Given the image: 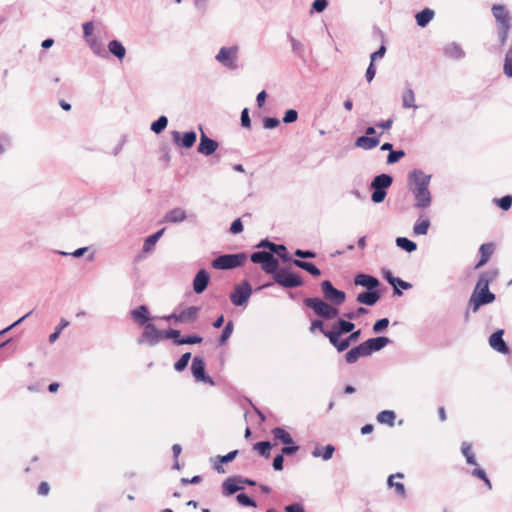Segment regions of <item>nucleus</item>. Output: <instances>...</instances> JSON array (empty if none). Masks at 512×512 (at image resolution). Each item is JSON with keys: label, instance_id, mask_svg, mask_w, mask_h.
I'll return each mask as SVG.
<instances>
[{"label": "nucleus", "instance_id": "obj_26", "mask_svg": "<svg viewBox=\"0 0 512 512\" xmlns=\"http://www.w3.org/2000/svg\"><path fill=\"white\" fill-rule=\"evenodd\" d=\"M200 311L199 307L190 306L187 309H184L180 313H178L177 321L178 322H192L197 318V315Z\"/></svg>", "mask_w": 512, "mask_h": 512}, {"label": "nucleus", "instance_id": "obj_59", "mask_svg": "<svg viewBox=\"0 0 512 512\" xmlns=\"http://www.w3.org/2000/svg\"><path fill=\"white\" fill-rule=\"evenodd\" d=\"M164 338L172 339L174 344L176 345V341L180 340L182 337H181V333L179 330L168 329V330L164 331Z\"/></svg>", "mask_w": 512, "mask_h": 512}, {"label": "nucleus", "instance_id": "obj_6", "mask_svg": "<svg viewBox=\"0 0 512 512\" xmlns=\"http://www.w3.org/2000/svg\"><path fill=\"white\" fill-rule=\"evenodd\" d=\"M321 290L324 296V299L330 302L332 305H341L346 300V294L342 290L336 289L331 281L324 280L321 282Z\"/></svg>", "mask_w": 512, "mask_h": 512}, {"label": "nucleus", "instance_id": "obj_24", "mask_svg": "<svg viewBox=\"0 0 512 512\" xmlns=\"http://www.w3.org/2000/svg\"><path fill=\"white\" fill-rule=\"evenodd\" d=\"M393 178L392 176L388 174H380L374 177V179L371 182V188H376L380 190L386 191L387 188H389L392 185Z\"/></svg>", "mask_w": 512, "mask_h": 512}, {"label": "nucleus", "instance_id": "obj_49", "mask_svg": "<svg viewBox=\"0 0 512 512\" xmlns=\"http://www.w3.org/2000/svg\"><path fill=\"white\" fill-rule=\"evenodd\" d=\"M270 254L271 253L266 251H257L251 254L250 259L253 263L260 264L262 266Z\"/></svg>", "mask_w": 512, "mask_h": 512}, {"label": "nucleus", "instance_id": "obj_53", "mask_svg": "<svg viewBox=\"0 0 512 512\" xmlns=\"http://www.w3.org/2000/svg\"><path fill=\"white\" fill-rule=\"evenodd\" d=\"M238 503L245 507H256V502L245 493H240L236 497Z\"/></svg>", "mask_w": 512, "mask_h": 512}, {"label": "nucleus", "instance_id": "obj_28", "mask_svg": "<svg viewBox=\"0 0 512 512\" xmlns=\"http://www.w3.org/2000/svg\"><path fill=\"white\" fill-rule=\"evenodd\" d=\"M271 433L274 437V440H277L283 443L284 445L293 444L292 436L284 428L275 427L274 429H272Z\"/></svg>", "mask_w": 512, "mask_h": 512}, {"label": "nucleus", "instance_id": "obj_58", "mask_svg": "<svg viewBox=\"0 0 512 512\" xmlns=\"http://www.w3.org/2000/svg\"><path fill=\"white\" fill-rule=\"evenodd\" d=\"M373 190L372 192V195H371V200L374 202V203H381L384 201L387 193L386 191L384 190H380V189H376V188H371Z\"/></svg>", "mask_w": 512, "mask_h": 512}, {"label": "nucleus", "instance_id": "obj_61", "mask_svg": "<svg viewBox=\"0 0 512 512\" xmlns=\"http://www.w3.org/2000/svg\"><path fill=\"white\" fill-rule=\"evenodd\" d=\"M299 449H300V446L293 442V444L285 445L281 449V453L286 456H291V455L296 454L299 451Z\"/></svg>", "mask_w": 512, "mask_h": 512}, {"label": "nucleus", "instance_id": "obj_51", "mask_svg": "<svg viewBox=\"0 0 512 512\" xmlns=\"http://www.w3.org/2000/svg\"><path fill=\"white\" fill-rule=\"evenodd\" d=\"M202 341L203 338L199 335H188L176 341V345L198 344L201 343Z\"/></svg>", "mask_w": 512, "mask_h": 512}, {"label": "nucleus", "instance_id": "obj_12", "mask_svg": "<svg viewBox=\"0 0 512 512\" xmlns=\"http://www.w3.org/2000/svg\"><path fill=\"white\" fill-rule=\"evenodd\" d=\"M258 248L260 247H264V248H268L270 250L269 253H277L279 255V257L284 261V262H288V261H291V257L289 256V254L287 253L286 251V247L282 244L278 245V244H275L267 239L265 240H262L258 245H257Z\"/></svg>", "mask_w": 512, "mask_h": 512}, {"label": "nucleus", "instance_id": "obj_5", "mask_svg": "<svg viewBox=\"0 0 512 512\" xmlns=\"http://www.w3.org/2000/svg\"><path fill=\"white\" fill-rule=\"evenodd\" d=\"M252 295V287L247 280L234 286L233 291L230 293V300L235 306H243L247 304Z\"/></svg>", "mask_w": 512, "mask_h": 512}, {"label": "nucleus", "instance_id": "obj_21", "mask_svg": "<svg viewBox=\"0 0 512 512\" xmlns=\"http://www.w3.org/2000/svg\"><path fill=\"white\" fill-rule=\"evenodd\" d=\"M380 296V293L376 290H367L362 293H359L357 295L356 300L361 304L373 306L378 302Z\"/></svg>", "mask_w": 512, "mask_h": 512}, {"label": "nucleus", "instance_id": "obj_14", "mask_svg": "<svg viewBox=\"0 0 512 512\" xmlns=\"http://www.w3.org/2000/svg\"><path fill=\"white\" fill-rule=\"evenodd\" d=\"M503 333L504 331L502 329L495 331L489 337V344L497 352L507 354L509 352V348L503 340Z\"/></svg>", "mask_w": 512, "mask_h": 512}, {"label": "nucleus", "instance_id": "obj_9", "mask_svg": "<svg viewBox=\"0 0 512 512\" xmlns=\"http://www.w3.org/2000/svg\"><path fill=\"white\" fill-rule=\"evenodd\" d=\"M191 372L197 382H204L211 386L215 384L214 380L205 373V362L199 357L195 356L191 364Z\"/></svg>", "mask_w": 512, "mask_h": 512}, {"label": "nucleus", "instance_id": "obj_44", "mask_svg": "<svg viewBox=\"0 0 512 512\" xmlns=\"http://www.w3.org/2000/svg\"><path fill=\"white\" fill-rule=\"evenodd\" d=\"M253 449L261 456L268 458L270 456L271 443L269 441H261L254 444Z\"/></svg>", "mask_w": 512, "mask_h": 512}, {"label": "nucleus", "instance_id": "obj_1", "mask_svg": "<svg viewBox=\"0 0 512 512\" xmlns=\"http://www.w3.org/2000/svg\"><path fill=\"white\" fill-rule=\"evenodd\" d=\"M432 175L426 174L421 169H413L408 174L407 186L415 199V207L426 209L431 205L432 197L429 185Z\"/></svg>", "mask_w": 512, "mask_h": 512}, {"label": "nucleus", "instance_id": "obj_18", "mask_svg": "<svg viewBox=\"0 0 512 512\" xmlns=\"http://www.w3.org/2000/svg\"><path fill=\"white\" fill-rule=\"evenodd\" d=\"M369 353L367 351L366 345L364 342L359 344L358 346L352 348L345 354V360L349 364H353L358 361L360 357H367Z\"/></svg>", "mask_w": 512, "mask_h": 512}, {"label": "nucleus", "instance_id": "obj_30", "mask_svg": "<svg viewBox=\"0 0 512 512\" xmlns=\"http://www.w3.org/2000/svg\"><path fill=\"white\" fill-rule=\"evenodd\" d=\"M434 11L430 8H425L415 15L417 25L420 27H426L428 23L434 18Z\"/></svg>", "mask_w": 512, "mask_h": 512}, {"label": "nucleus", "instance_id": "obj_8", "mask_svg": "<svg viewBox=\"0 0 512 512\" xmlns=\"http://www.w3.org/2000/svg\"><path fill=\"white\" fill-rule=\"evenodd\" d=\"M237 58H238V47L230 46V47H222L218 54L215 56V59L221 63L223 66L229 69L237 68Z\"/></svg>", "mask_w": 512, "mask_h": 512}, {"label": "nucleus", "instance_id": "obj_40", "mask_svg": "<svg viewBox=\"0 0 512 512\" xmlns=\"http://www.w3.org/2000/svg\"><path fill=\"white\" fill-rule=\"evenodd\" d=\"M396 415L391 410H383L378 413L377 415V421L381 424H387L389 426L394 425Z\"/></svg>", "mask_w": 512, "mask_h": 512}, {"label": "nucleus", "instance_id": "obj_50", "mask_svg": "<svg viewBox=\"0 0 512 512\" xmlns=\"http://www.w3.org/2000/svg\"><path fill=\"white\" fill-rule=\"evenodd\" d=\"M289 40L292 46V51L297 54L298 56L302 57L305 51V47L303 43L289 35Z\"/></svg>", "mask_w": 512, "mask_h": 512}, {"label": "nucleus", "instance_id": "obj_37", "mask_svg": "<svg viewBox=\"0 0 512 512\" xmlns=\"http://www.w3.org/2000/svg\"><path fill=\"white\" fill-rule=\"evenodd\" d=\"M279 267V261L277 258L273 256V254H270L266 261L262 265V270L268 274H272L274 276V273L278 272L280 269Z\"/></svg>", "mask_w": 512, "mask_h": 512}, {"label": "nucleus", "instance_id": "obj_52", "mask_svg": "<svg viewBox=\"0 0 512 512\" xmlns=\"http://www.w3.org/2000/svg\"><path fill=\"white\" fill-rule=\"evenodd\" d=\"M233 322L228 321V323L225 325L224 329L222 330L221 336L219 338L220 344H224L232 335L233 332Z\"/></svg>", "mask_w": 512, "mask_h": 512}, {"label": "nucleus", "instance_id": "obj_17", "mask_svg": "<svg viewBox=\"0 0 512 512\" xmlns=\"http://www.w3.org/2000/svg\"><path fill=\"white\" fill-rule=\"evenodd\" d=\"M172 137L175 143H180L185 148H191L197 140V135L194 131L185 132L182 138L180 132L174 131L172 132Z\"/></svg>", "mask_w": 512, "mask_h": 512}, {"label": "nucleus", "instance_id": "obj_36", "mask_svg": "<svg viewBox=\"0 0 512 512\" xmlns=\"http://www.w3.org/2000/svg\"><path fill=\"white\" fill-rule=\"evenodd\" d=\"M444 54L451 59H461L465 55L462 48L456 43L448 44L444 48Z\"/></svg>", "mask_w": 512, "mask_h": 512}, {"label": "nucleus", "instance_id": "obj_43", "mask_svg": "<svg viewBox=\"0 0 512 512\" xmlns=\"http://www.w3.org/2000/svg\"><path fill=\"white\" fill-rule=\"evenodd\" d=\"M430 226L429 219H421L414 224L413 233L415 235H426Z\"/></svg>", "mask_w": 512, "mask_h": 512}, {"label": "nucleus", "instance_id": "obj_64", "mask_svg": "<svg viewBox=\"0 0 512 512\" xmlns=\"http://www.w3.org/2000/svg\"><path fill=\"white\" fill-rule=\"evenodd\" d=\"M284 510H285V512H305L303 505H301L299 503H293V504L287 505L284 508Z\"/></svg>", "mask_w": 512, "mask_h": 512}, {"label": "nucleus", "instance_id": "obj_20", "mask_svg": "<svg viewBox=\"0 0 512 512\" xmlns=\"http://www.w3.org/2000/svg\"><path fill=\"white\" fill-rule=\"evenodd\" d=\"M186 219H187L186 211L182 208L177 207V208H174V209L168 211L165 214L163 221L166 223L177 224V223H181V222L185 221Z\"/></svg>", "mask_w": 512, "mask_h": 512}, {"label": "nucleus", "instance_id": "obj_29", "mask_svg": "<svg viewBox=\"0 0 512 512\" xmlns=\"http://www.w3.org/2000/svg\"><path fill=\"white\" fill-rule=\"evenodd\" d=\"M404 477V475L402 473H396V474H392L388 477V480H387V484L389 487L391 488H395V491L396 493L401 496V497H405L406 496V489H405V486L403 483L401 482H395L394 479L395 478H400L402 479Z\"/></svg>", "mask_w": 512, "mask_h": 512}, {"label": "nucleus", "instance_id": "obj_60", "mask_svg": "<svg viewBox=\"0 0 512 512\" xmlns=\"http://www.w3.org/2000/svg\"><path fill=\"white\" fill-rule=\"evenodd\" d=\"M389 325V319L388 318H382L377 320L373 325V331L375 333L382 332L385 328H387Z\"/></svg>", "mask_w": 512, "mask_h": 512}, {"label": "nucleus", "instance_id": "obj_38", "mask_svg": "<svg viewBox=\"0 0 512 512\" xmlns=\"http://www.w3.org/2000/svg\"><path fill=\"white\" fill-rule=\"evenodd\" d=\"M164 231L165 228H162L156 233L148 236L144 241L143 251L146 253L150 252L153 249L154 245L157 243V241L160 239V237L163 235Z\"/></svg>", "mask_w": 512, "mask_h": 512}, {"label": "nucleus", "instance_id": "obj_23", "mask_svg": "<svg viewBox=\"0 0 512 512\" xmlns=\"http://www.w3.org/2000/svg\"><path fill=\"white\" fill-rule=\"evenodd\" d=\"M380 143L379 137L360 136L355 141V146L364 150H372Z\"/></svg>", "mask_w": 512, "mask_h": 512}, {"label": "nucleus", "instance_id": "obj_48", "mask_svg": "<svg viewBox=\"0 0 512 512\" xmlns=\"http://www.w3.org/2000/svg\"><path fill=\"white\" fill-rule=\"evenodd\" d=\"M190 358H191V353L190 352L184 353L180 357V359L174 364V369L176 371H178V372L183 371L187 367Z\"/></svg>", "mask_w": 512, "mask_h": 512}, {"label": "nucleus", "instance_id": "obj_27", "mask_svg": "<svg viewBox=\"0 0 512 512\" xmlns=\"http://www.w3.org/2000/svg\"><path fill=\"white\" fill-rule=\"evenodd\" d=\"M354 328L355 325L351 321L340 319L336 324L333 325V329L330 330V333H337L338 335H342L352 332Z\"/></svg>", "mask_w": 512, "mask_h": 512}, {"label": "nucleus", "instance_id": "obj_56", "mask_svg": "<svg viewBox=\"0 0 512 512\" xmlns=\"http://www.w3.org/2000/svg\"><path fill=\"white\" fill-rule=\"evenodd\" d=\"M497 202V205L504 211H507L511 208V205H512V196L511 195H506V196H503L502 198L500 199H497L496 200Z\"/></svg>", "mask_w": 512, "mask_h": 512}, {"label": "nucleus", "instance_id": "obj_35", "mask_svg": "<svg viewBox=\"0 0 512 512\" xmlns=\"http://www.w3.org/2000/svg\"><path fill=\"white\" fill-rule=\"evenodd\" d=\"M493 250H494L493 244H491V243L482 244L479 249L481 258L475 267L479 268V267L483 266L489 260L491 255L493 254Z\"/></svg>", "mask_w": 512, "mask_h": 512}, {"label": "nucleus", "instance_id": "obj_63", "mask_svg": "<svg viewBox=\"0 0 512 512\" xmlns=\"http://www.w3.org/2000/svg\"><path fill=\"white\" fill-rule=\"evenodd\" d=\"M280 124L277 118L267 117L263 120V127L265 129H274Z\"/></svg>", "mask_w": 512, "mask_h": 512}, {"label": "nucleus", "instance_id": "obj_54", "mask_svg": "<svg viewBox=\"0 0 512 512\" xmlns=\"http://www.w3.org/2000/svg\"><path fill=\"white\" fill-rule=\"evenodd\" d=\"M392 286H394V294L398 296L402 295V291L397 288L398 286L404 290H408L412 287L410 283L398 277L396 278V281H394V284H392Z\"/></svg>", "mask_w": 512, "mask_h": 512}, {"label": "nucleus", "instance_id": "obj_62", "mask_svg": "<svg viewBox=\"0 0 512 512\" xmlns=\"http://www.w3.org/2000/svg\"><path fill=\"white\" fill-rule=\"evenodd\" d=\"M298 118V112L294 109H289L285 112V115L283 117V122L284 123H293L297 120Z\"/></svg>", "mask_w": 512, "mask_h": 512}, {"label": "nucleus", "instance_id": "obj_55", "mask_svg": "<svg viewBox=\"0 0 512 512\" xmlns=\"http://www.w3.org/2000/svg\"><path fill=\"white\" fill-rule=\"evenodd\" d=\"M405 156V152L403 150H392L387 156V164L391 165L398 162L401 158Z\"/></svg>", "mask_w": 512, "mask_h": 512}, {"label": "nucleus", "instance_id": "obj_47", "mask_svg": "<svg viewBox=\"0 0 512 512\" xmlns=\"http://www.w3.org/2000/svg\"><path fill=\"white\" fill-rule=\"evenodd\" d=\"M68 325H69V322L66 319L62 318L60 320L58 326L55 328V331L52 334H50L49 342L54 343L59 338L61 331L64 328H66Z\"/></svg>", "mask_w": 512, "mask_h": 512}, {"label": "nucleus", "instance_id": "obj_39", "mask_svg": "<svg viewBox=\"0 0 512 512\" xmlns=\"http://www.w3.org/2000/svg\"><path fill=\"white\" fill-rule=\"evenodd\" d=\"M402 105L404 108H412L416 110L418 106L415 104V94L411 88H407L402 95Z\"/></svg>", "mask_w": 512, "mask_h": 512}, {"label": "nucleus", "instance_id": "obj_4", "mask_svg": "<svg viewBox=\"0 0 512 512\" xmlns=\"http://www.w3.org/2000/svg\"><path fill=\"white\" fill-rule=\"evenodd\" d=\"M246 260L244 253L225 254L218 256L212 261V267L219 270H228L241 266Z\"/></svg>", "mask_w": 512, "mask_h": 512}, {"label": "nucleus", "instance_id": "obj_41", "mask_svg": "<svg viewBox=\"0 0 512 512\" xmlns=\"http://www.w3.org/2000/svg\"><path fill=\"white\" fill-rule=\"evenodd\" d=\"M87 44L89 45L90 49L93 51L94 54L100 57H106L107 53L103 47V44L98 41L96 38H88Z\"/></svg>", "mask_w": 512, "mask_h": 512}, {"label": "nucleus", "instance_id": "obj_2", "mask_svg": "<svg viewBox=\"0 0 512 512\" xmlns=\"http://www.w3.org/2000/svg\"><path fill=\"white\" fill-rule=\"evenodd\" d=\"M498 276L497 270H490L480 274L474 291L469 299V307L477 312L483 305L495 300V294L489 291V284Z\"/></svg>", "mask_w": 512, "mask_h": 512}, {"label": "nucleus", "instance_id": "obj_25", "mask_svg": "<svg viewBox=\"0 0 512 512\" xmlns=\"http://www.w3.org/2000/svg\"><path fill=\"white\" fill-rule=\"evenodd\" d=\"M223 494L225 496H230L243 489L242 486L239 485L236 476L228 477L222 484Z\"/></svg>", "mask_w": 512, "mask_h": 512}, {"label": "nucleus", "instance_id": "obj_22", "mask_svg": "<svg viewBox=\"0 0 512 512\" xmlns=\"http://www.w3.org/2000/svg\"><path fill=\"white\" fill-rule=\"evenodd\" d=\"M323 334L329 339L331 345H333L338 352H343L350 346L349 340L347 338L340 340L341 335H338L337 333L323 331Z\"/></svg>", "mask_w": 512, "mask_h": 512}, {"label": "nucleus", "instance_id": "obj_46", "mask_svg": "<svg viewBox=\"0 0 512 512\" xmlns=\"http://www.w3.org/2000/svg\"><path fill=\"white\" fill-rule=\"evenodd\" d=\"M168 125V119L166 116H160L156 121H154L152 124H151V130L156 133V134H159L161 133Z\"/></svg>", "mask_w": 512, "mask_h": 512}, {"label": "nucleus", "instance_id": "obj_45", "mask_svg": "<svg viewBox=\"0 0 512 512\" xmlns=\"http://www.w3.org/2000/svg\"><path fill=\"white\" fill-rule=\"evenodd\" d=\"M461 450H462V454L465 456L468 464L477 465L475 455L472 452L471 444H469L467 442H463Z\"/></svg>", "mask_w": 512, "mask_h": 512}, {"label": "nucleus", "instance_id": "obj_34", "mask_svg": "<svg viewBox=\"0 0 512 512\" xmlns=\"http://www.w3.org/2000/svg\"><path fill=\"white\" fill-rule=\"evenodd\" d=\"M108 50L111 54L122 60L126 55V49L123 44L118 40H111L108 43Z\"/></svg>", "mask_w": 512, "mask_h": 512}, {"label": "nucleus", "instance_id": "obj_11", "mask_svg": "<svg viewBox=\"0 0 512 512\" xmlns=\"http://www.w3.org/2000/svg\"><path fill=\"white\" fill-rule=\"evenodd\" d=\"M219 144L217 141L209 138L203 131L200 136V143L198 145V152L209 156L212 155L218 148Z\"/></svg>", "mask_w": 512, "mask_h": 512}, {"label": "nucleus", "instance_id": "obj_31", "mask_svg": "<svg viewBox=\"0 0 512 512\" xmlns=\"http://www.w3.org/2000/svg\"><path fill=\"white\" fill-rule=\"evenodd\" d=\"M132 319L140 325L146 324L149 320L148 308L145 305L139 306L131 312Z\"/></svg>", "mask_w": 512, "mask_h": 512}, {"label": "nucleus", "instance_id": "obj_16", "mask_svg": "<svg viewBox=\"0 0 512 512\" xmlns=\"http://www.w3.org/2000/svg\"><path fill=\"white\" fill-rule=\"evenodd\" d=\"M354 284L357 286H363L367 288V290H375L379 286L380 282L378 278L374 276L359 273L354 277Z\"/></svg>", "mask_w": 512, "mask_h": 512}, {"label": "nucleus", "instance_id": "obj_33", "mask_svg": "<svg viewBox=\"0 0 512 512\" xmlns=\"http://www.w3.org/2000/svg\"><path fill=\"white\" fill-rule=\"evenodd\" d=\"M335 447L331 444L326 445L324 448L316 447L312 451V456L315 458L321 457L324 461H328L332 458Z\"/></svg>", "mask_w": 512, "mask_h": 512}, {"label": "nucleus", "instance_id": "obj_3", "mask_svg": "<svg viewBox=\"0 0 512 512\" xmlns=\"http://www.w3.org/2000/svg\"><path fill=\"white\" fill-rule=\"evenodd\" d=\"M303 303L305 306L312 309L317 316L324 319H333L339 313L337 308L317 297L305 298Z\"/></svg>", "mask_w": 512, "mask_h": 512}, {"label": "nucleus", "instance_id": "obj_19", "mask_svg": "<svg viewBox=\"0 0 512 512\" xmlns=\"http://www.w3.org/2000/svg\"><path fill=\"white\" fill-rule=\"evenodd\" d=\"M367 351L369 355H371L373 352L380 351L383 349L386 345L391 343V340L385 336H379L376 338H370L366 341H364Z\"/></svg>", "mask_w": 512, "mask_h": 512}, {"label": "nucleus", "instance_id": "obj_10", "mask_svg": "<svg viewBox=\"0 0 512 512\" xmlns=\"http://www.w3.org/2000/svg\"><path fill=\"white\" fill-rule=\"evenodd\" d=\"M164 338V332L158 330L152 323H147L144 327L142 336L139 338L138 343L142 344L147 342L149 345L154 346Z\"/></svg>", "mask_w": 512, "mask_h": 512}, {"label": "nucleus", "instance_id": "obj_15", "mask_svg": "<svg viewBox=\"0 0 512 512\" xmlns=\"http://www.w3.org/2000/svg\"><path fill=\"white\" fill-rule=\"evenodd\" d=\"M492 13L498 26L511 25V15L504 5H493Z\"/></svg>", "mask_w": 512, "mask_h": 512}, {"label": "nucleus", "instance_id": "obj_32", "mask_svg": "<svg viewBox=\"0 0 512 512\" xmlns=\"http://www.w3.org/2000/svg\"><path fill=\"white\" fill-rule=\"evenodd\" d=\"M291 261H292L293 265H295L296 267H298L300 269H303V270L307 271L312 276L318 277V276L321 275L320 269L318 267H316L311 262H306V261H303V260H300V259H294V260H291Z\"/></svg>", "mask_w": 512, "mask_h": 512}, {"label": "nucleus", "instance_id": "obj_7", "mask_svg": "<svg viewBox=\"0 0 512 512\" xmlns=\"http://www.w3.org/2000/svg\"><path fill=\"white\" fill-rule=\"evenodd\" d=\"M274 281L284 288H295L303 284L302 278L298 274L284 268L274 273Z\"/></svg>", "mask_w": 512, "mask_h": 512}, {"label": "nucleus", "instance_id": "obj_57", "mask_svg": "<svg viewBox=\"0 0 512 512\" xmlns=\"http://www.w3.org/2000/svg\"><path fill=\"white\" fill-rule=\"evenodd\" d=\"M510 28L511 25L498 26V37L501 45L506 43Z\"/></svg>", "mask_w": 512, "mask_h": 512}, {"label": "nucleus", "instance_id": "obj_13", "mask_svg": "<svg viewBox=\"0 0 512 512\" xmlns=\"http://www.w3.org/2000/svg\"><path fill=\"white\" fill-rule=\"evenodd\" d=\"M210 281V275L205 269H200L193 279V290L197 294L203 293Z\"/></svg>", "mask_w": 512, "mask_h": 512}, {"label": "nucleus", "instance_id": "obj_42", "mask_svg": "<svg viewBox=\"0 0 512 512\" xmlns=\"http://www.w3.org/2000/svg\"><path fill=\"white\" fill-rule=\"evenodd\" d=\"M396 245L409 253L417 249V244L406 237H398Z\"/></svg>", "mask_w": 512, "mask_h": 512}]
</instances>
